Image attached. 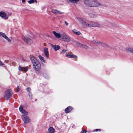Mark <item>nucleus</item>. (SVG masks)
Instances as JSON below:
<instances>
[{
    "label": "nucleus",
    "mask_w": 133,
    "mask_h": 133,
    "mask_svg": "<svg viewBox=\"0 0 133 133\" xmlns=\"http://www.w3.org/2000/svg\"><path fill=\"white\" fill-rule=\"evenodd\" d=\"M30 59L34 69L36 71H39L41 69V65L39 61L33 56L31 57Z\"/></svg>",
    "instance_id": "f257e3e1"
},
{
    "label": "nucleus",
    "mask_w": 133,
    "mask_h": 133,
    "mask_svg": "<svg viewBox=\"0 0 133 133\" xmlns=\"http://www.w3.org/2000/svg\"><path fill=\"white\" fill-rule=\"evenodd\" d=\"M84 3L87 6L92 7L99 6L101 4L96 0H83Z\"/></svg>",
    "instance_id": "f03ea898"
},
{
    "label": "nucleus",
    "mask_w": 133,
    "mask_h": 133,
    "mask_svg": "<svg viewBox=\"0 0 133 133\" xmlns=\"http://www.w3.org/2000/svg\"><path fill=\"white\" fill-rule=\"evenodd\" d=\"M77 20L83 28H86L89 27L90 21L81 18H78Z\"/></svg>",
    "instance_id": "7ed1b4c3"
},
{
    "label": "nucleus",
    "mask_w": 133,
    "mask_h": 133,
    "mask_svg": "<svg viewBox=\"0 0 133 133\" xmlns=\"http://www.w3.org/2000/svg\"><path fill=\"white\" fill-rule=\"evenodd\" d=\"M12 90L10 89H8L5 92L4 95V98L7 100L12 96Z\"/></svg>",
    "instance_id": "20e7f679"
},
{
    "label": "nucleus",
    "mask_w": 133,
    "mask_h": 133,
    "mask_svg": "<svg viewBox=\"0 0 133 133\" xmlns=\"http://www.w3.org/2000/svg\"><path fill=\"white\" fill-rule=\"evenodd\" d=\"M61 38L63 41L67 42H69L70 40V37L64 33H62Z\"/></svg>",
    "instance_id": "39448f33"
},
{
    "label": "nucleus",
    "mask_w": 133,
    "mask_h": 133,
    "mask_svg": "<svg viewBox=\"0 0 133 133\" xmlns=\"http://www.w3.org/2000/svg\"><path fill=\"white\" fill-rule=\"evenodd\" d=\"M21 117L24 123H28L30 122L31 119L28 116L25 115H22Z\"/></svg>",
    "instance_id": "423d86ee"
},
{
    "label": "nucleus",
    "mask_w": 133,
    "mask_h": 133,
    "mask_svg": "<svg viewBox=\"0 0 133 133\" xmlns=\"http://www.w3.org/2000/svg\"><path fill=\"white\" fill-rule=\"evenodd\" d=\"M91 26L101 27V25L96 22L93 21H90L89 27Z\"/></svg>",
    "instance_id": "0eeeda50"
},
{
    "label": "nucleus",
    "mask_w": 133,
    "mask_h": 133,
    "mask_svg": "<svg viewBox=\"0 0 133 133\" xmlns=\"http://www.w3.org/2000/svg\"><path fill=\"white\" fill-rule=\"evenodd\" d=\"M23 106L21 105L19 107V110L21 112L22 114L27 115L28 114V113L27 111L25 110L23 108Z\"/></svg>",
    "instance_id": "6e6552de"
},
{
    "label": "nucleus",
    "mask_w": 133,
    "mask_h": 133,
    "mask_svg": "<svg viewBox=\"0 0 133 133\" xmlns=\"http://www.w3.org/2000/svg\"><path fill=\"white\" fill-rule=\"evenodd\" d=\"M22 38L24 41L27 44H30L32 42V40L29 37L26 36H23L22 37Z\"/></svg>",
    "instance_id": "1a4fd4ad"
},
{
    "label": "nucleus",
    "mask_w": 133,
    "mask_h": 133,
    "mask_svg": "<svg viewBox=\"0 0 133 133\" xmlns=\"http://www.w3.org/2000/svg\"><path fill=\"white\" fill-rule=\"evenodd\" d=\"M26 90L28 92V95L30 98L31 99V101L33 102L34 101V100L32 99V95L31 91V89L30 88L28 87L26 88Z\"/></svg>",
    "instance_id": "9d476101"
},
{
    "label": "nucleus",
    "mask_w": 133,
    "mask_h": 133,
    "mask_svg": "<svg viewBox=\"0 0 133 133\" xmlns=\"http://www.w3.org/2000/svg\"><path fill=\"white\" fill-rule=\"evenodd\" d=\"M1 36L2 37L5 39L9 42H10L11 40L4 33L1 32L0 36Z\"/></svg>",
    "instance_id": "9b49d317"
},
{
    "label": "nucleus",
    "mask_w": 133,
    "mask_h": 133,
    "mask_svg": "<svg viewBox=\"0 0 133 133\" xmlns=\"http://www.w3.org/2000/svg\"><path fill=\"white\" fill-rule=\"evenodd\" d=\"M53 33L56 38L58 39L61 38L62 34H60L59 33H57L54 31L53 32Z\"/></svg>",
    "instance_id": "f8f14e48"
},
{
    "label": "nucleus",
    "mask_w": 133,
    "mask_h": 133,
    "mask_svg": "<svg viewBox=\"0 0 133 133\" xmlns=\"http://www.w3.org/2000/svg\"><path fill=\"white\" fill-rule=\"evenodd\" d=\"M52 12L54 14L58 15L59 14H62L63 13L59 11L57 9H52Z\"/></svg>",
    "instance_id": "ddd939ff"
},
{
    "label": "nucleus",
    "mask_w": 133,
    "mask_h": 133,
    "mask_svg": "<svg viewBox=\"0 0 133 133\" xmlns=\"http://www.w3.org/2000/svg\"><path fill=\"white\" fill-rule=\"evenodd\" d=\"M51 46L54 49L55 51L59 50L60 48V46L58 45H54L51 44Z\"/></svg>",
    "instance_id": "4468645a"
},
{
    "label": "nucleus",
    "mask_w": 133,
    "mask_h": 133,
    "mask_svg": "<svg viewBox=\"0 0 133 133\" xmlns=\"http://www.w3.org/2000/svg\"><path fill=\"white\" fill-rule=\"evenodd\" d=\"M72 107L71 106H69L67 108H66L65 110V113H68L70 112L73 109Z\"/></svg>",
    "instance_id": "2eb2a0df"
},
{
    "label": "nucleus",
    "mask_w": 133,
    "mask_h": 133,
    "mask_svg": "<svg viewBox=\"0 0 133 133\" xmlns=\"http://www.w3.org/2000/svg\"><path fill=\"white\" fill-rule=\"evenodd\" d=\"M6 14L4 12L2 11L0 12V16L2 18H4L5 19H8V17H6Z\"/></svg>",
    "instance_id": "dca6fc26"
},
{
    "label": "nucleus",
    "mask_w": 133,
    "mask_h": 133,
    "mask_svg": "<svg viewBox=\"0 0 133 133\" xmlns=\"http://www.w3.org/2000/svg\"><path fill=\"white\" fill-rule=\"evenodd\" d=\"M44 51L45 56L46 58H48L49 57V56L48 49L46 48H45L44 49Z\"/></svg>",
    "instance_id": "f3484780"
},
{
    "label": "nucleus",
    "mask_w": 133,
    "mask_h": 133,
    "mask_svg": "<svg viewBox=\"0 0 133 133\" xmlns=\"http://www.w3.org/2000/svg\"><path fill=\"white\" fill-rule=\"evenodd\" d=\"M44 51L45 56L46 58H48L49 57V56L48 49L46 48H45L44 49Z\"/></svg>",
    "instance_id": "a211bd4d"
},
{
    "label": "nucleus",
    "mask_w": 133,
    "mask_h": 133,
    "mask_svg": "<svg viewBox=\"0 0 133 133\" xmlns=\"http://www.w3.org/2000/svg\"><path fill=\"white\" fill-rule=\"evenodd\" d=\"M94 43L97 44H99L101 46H107V44H106L100 42L98 41H94Z\"/></svg>",
    "instance_id": "6ab92c4d"
},
{
    "label": "nucleus",
    "mask_w": 133,
    "mask_h": 133,
    "mask_svg": "<svg viewBox=\"0 0 133 133\" xmlns=\"http://www.w3.org/2000/svg\"><path fill=\"white\" fill-rule=\"evenodd\" d=\"M27 69V68L25 67H24L19 66L18 67V70L21 71H26Z\"/></svg>",
    "instance_id": "aec40b11"
},
{
    "label": "nucleus",
    "mask_w": 133,
    "mask_h": 133,
    "mask_svg": "<svg viewBox=\"0 0 133 133\" xmlns=\"http://www.w3.org/2000/svg\"><path fill=\"white\" fill-rule=\"evenodd\" d=\"M55 132L54 129L52 127L49 128L48 130V133H54Z\"/></svg>",
    "instance_id": "412c9836"
},
{
    "label": "nucleus",
    "mask_w": 133,
    "mask_h": 133,
    "mask_svg": "<svg viewBox=\"0 0 133 133\" xmlns=\"http://www.w3.org/2000/svg\"><path fill=\"white\" fill-rule=\"evenodd\" d=\"M126 50L129 52H130L133 54V48L130 47L126 48Z\"/></svg>",
    "instance_id": "4be33fe9"
},
{
    "label": "nucleus",
    "mask_w": 133,
    "mask_h": 133,
    "mask_svg": "<svg viewBox=\"0 0 133 133\" xmlns=\"http://www.w3.org/2000/svg\"><path fill=\"white\" fill-rule=\"evenodd\" d=\"M72 32L74 34L78 35H79L81 34V33L79 31H77L76 30H73Z\"/></svg>",
    "instance_id": "5701e85b"
},
{
    "label": "nucleus",
    "mask_w": 133,
    "mask_h": 133,
    "mask_svg": "<svg viewBox=\"0 0 133 133\" xmlns=\"http://www.w3.org/2000/svg\"><path fill=\"white\" fill-rule=\"evenodd\" d=\"M38 57L42 62H43L45 63V62L44 60V57L41 55H39L38 56Z\"/></svg>",
    "instance_id": "b1692460"
},
{
    "label": "nucleus",
    "mask_w": 133,
    "mask_h": 133,
    "mask_svg": "<svg viewBox=\"0 0 133 133\" xmlns=\"http://www.w3.org/2000/svg\"><path fill=\"white\" fill-rule=\"evenodd\" d=\"M28 2L29 4H30L33 3L37 2V1L36 0H30L28 1Z\"/></svg>",
    "instance_id": "393cba45"
},
{
    "label": "nucleus",
    "mask_w": 133,
    "mask_h": 133,
    "mask_svg": "<svg viewBox=\"0 0 133 133\" xmlns=\"http://www.w3.org/2000/svg\"><path fill=\"white\" fill-rule=\"evenodd\" d=\"M81 47L84 48L85 49H88L89 48V47L87 45L84 44L81 45Z\"/></svg>",
    "instance_id": "a878e982"
},
{
    "label": "nucleus",
    "mask_w": 133,
    "mask_h": 133,
    "mask_svg": "<svg viewBox=\"0 0 133 133\" xmlns=\"http://www.w3.org/2000/svg\"><path fill=\"white\" fill-rule=\"evenodd\" d=\"M65 55L68 57L71 58L72 55H70L69 52L66 53Z\"/></svg>",
    "instance_id": "bb28decb"
},
{
    "label": "nucleus",
    "mask_w": 133,
    "mask_h": 133,
    "mask_svg": "<svg viewBox=\"0 0 133 133\" xmlns=\"http://www.w3.org/2000/svg\"><path fill=\"white\" fill-rule=\"evenodd\" d=\"M70 2L73 3H76L79 0H69Z\"/></svg>",
    "instance_id": "cd10ccee"
},
{
    "label": "nucleus",
    "mask_w": 133,
    "mask_h": 133,
    "mask_svg": "<svg viewBox=\"0 0 133 133\" xmlns=\"http://www.w3.org/2000/svg\"><path fill=\"white\" fill-rule=\"evenodd\" d=\"M67 50L65 49H63L62 50V51L60 53L61 54H64L65 53L66 51Z\"/></svg>",
    "instance_id": "c85d7f7f"
},
{
    "label": "nucleus",
    "mask_w": 133,
    "mask_h": 133,
    "mask_svg": "<svg viewBox=\"0 0 133 133\" xmlns=\"http://www.w3.org/2000/svg\"><path fill=\"white\" fill-rule=\"evenodd\" d=\"M77 56L74 55H72V56H71V58H77Z\"/></svg>",
    "instance_id": "c756f323"
},
{
    "label": "nucleus",
    "mask_w": 133,
    "mask_h": 133,
    "mask_svg": "<svg viewBox=\"0 0 133 133\" xmlns=\"http://www.w3.org/2000/svg\"><path fill=\"white\" fill-rule=\"evenodd\" d=\"M76 44L77 45V46H80L81 47V45H82V44H81L80 43L77 42H76Z\"/></svg>",
    "instance_id": "7c9ffc66"
},
{
    "label": "nucleus",
    "mask_w": 133,
    "mask_h": 133,
    "mask_svg": "<svg viewBox=\"0 0 133 133\" xmlns=\"http://www.w3.org/2000/svg\"><path fill=\"white\" fill-rule=\"evenodd\" d=\"M101 129H94L93 131H101Z\"/></svg>",
    "instance_id": "2f4dec72"
},
{
    "label": "nucleus",
    "mask_w": 133,
    "mask_h": 133,
    "mask_svg": "<svg viewBox=\"0 0 133 133\" xmlns=\"http://www.w3.org/2000/svg\"><path fill=\"white\" fill-rule=\"evenodd\" d=\"M19 90H20V89L19 87V86L18 85H17V90H16L17 92H18L19 91Z\"/></svg>",
    "instance_id": "473e14b6"
},
{
    "label": "nucleus",
    "mask_w": 133,
    "mask_h": 133,
    "mask_svg": "<svg viewBox=\"0 0 133 133\" xmlns=\"http://www.w3.org/2000/svg\"><path fill=\"white\" fill-rule=\"evenodd\" d=\"M90 16L91 17H95L96 16V15H95L93 14H90Z\"/></svg>",
    "instance_id": "72a5a7b5"
},
{
    "label": "nucleus",
    "mask_w": 133,
    "mask_h": 133,
    "mask_svg": "<svg viewBox=\"0 0 133 133\" xmlns=\"http://www.w3.org/2000/svg\"><path fill=\"white\" fill-rule=\"evenodd\" d=\"M87 132L86 130H84L83 131H82L81 132V133H86Z\"/></svg>",
    "instance_id": "f704fd0d"
},
{
    "label": "nucleus",
    "mask_w": 133,
    "mask_h": 133,
    "mask_svg": "<svg viewBox=\"0 0 133 133\" xmlns=\"http://www.w3.org/2000/svg\"><path fill=\"white\" fill-rule=\"evenodd\" d=\"M22 2L24 4L25 2V0H22Z\"/></svg>",
    "instance_id": "c9c22d12"
},
{
    "label": "nucleus",
    "mask_w": 133,
    "mask_h": 133,
    "mask_svg": "<svg viewBox=\"0 0 133 133\" xmlns=\"http://www.w3.org/2000/svg\"><path fill=\"white\" fill-rule=\"evenodd\" d=\"M3 64L2 63V62L0 60V66L3 65Z\"/></svg>",
    "instance_id": "e433bc0d"
},
{
    "label": "nucleus",
    "mask_w": 133,
    "mask_h": 133,
    "mask_svg": "<svg viewBox=\"0 0 133 133\" xmlns=\"http://www.w3.org/2000/svg\"><path fill=\"white\" fill-rule=\"evenodd\" d=\"M65 23L66 26H68L69 24L66 21L65 22Z\"/></svg>",
    "instance_id": "4c0bfd02"
},
{
    "label": "nucleus",
    "mask_w": 133,
    "mask_h": 133,
    "mask_svg": "<svg viewBox=\"0 0 133 133\" xmlns=\"http://www.w3.org/2000/svg\"><path fill=\"white\" fill-rule=\"evenodd\" d=\"M11 14H12L11 13H9V14H8V15L9 16H10L11 15Z\"/></svg>",
    "instance_id": "58836bf2"
},
{
    "label": "nucleus",
    "mask_w": 133,
    "mask_h": 133,
    "mask_svg": "<svg viewBox=\"0 0 133 133\" xmlns=\"http://www.w3.org/2000/svg\"><path fill=\"white\" fill-rule=\"evenodd\" d=\"M74 126H75V125H72V128H73V127H74Z\"/></svg>",
    "instance_id": "ea45409f"
},
{
    "label": "nucleus",
    "mask_w": 133,
    "mask_h": 133,
    "mask_svg": "<svg viewBox=\"0 0 133 133\" xmlns=\"http://www.w3.org/2000/svg\"><path fill=\"white\" fill-rule=\"evenodd\" d=\"M106 22H108V23H109V22H108V21H106Z\"/></svg>",
    "instance_id": "a19ab883"
},
{
    "label": "nucleus",
    "mask_w": 133,
    "mask_h": 133,
    "mask_svg": "<svg viewBox=\"0 0 133 133\" xmlns=\"http://www.w3.org/2000/svg\"><path fill=\"white\" fill-rule=\"evenodd\" d=\"M36 99L35 100V101H36Z\"/></svg>",
    "instance_id": "79ce46f5"
}]
</instances>
